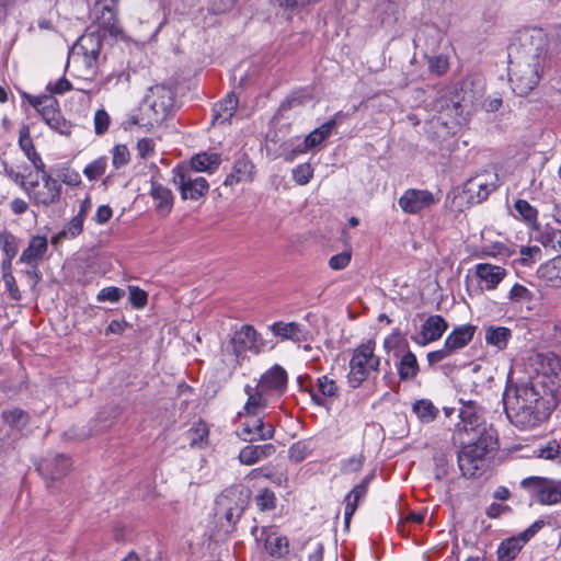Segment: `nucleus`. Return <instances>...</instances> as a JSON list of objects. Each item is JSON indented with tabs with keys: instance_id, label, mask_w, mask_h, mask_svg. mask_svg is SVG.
Instances as JSON below:
<instances>
[{
	"instance_id": "nucleus-1",
	"label": "nucleus",
	"mask_w": 561,
	"mask_h": 561,
	"mask_svg": "<svg viewBox=\"0 0 561 561\" xmlns=\"http://www.w3.org/2000/svg\"><path fill=\"white\" fill-rule=\"evenodd\" d=\"M549 39L540 27L519 31L508 47V75L513 91L527 95L539 83L548 65Z\"/></svg>"
},
{
	"instance_id": "nucleus-2",
	"label": "nucleus",
	"mask_w": 561,
	"mask_h": 561,
	"mask_svg": "<svg viewBox=\"0 0 561 561\" xmlns=\"http://www.w3.org/2000/svg\"><path fill=\"white\" fill-rule=\"evenodd\" d=\"M503 402L510 422L523 431L546 422L557 407L551 391L539 381L507 385Z\"/></svg>"
},
{
	"instance_id": "nucleus-3",
	"label": "nucleus",
	"mask_w": 561,
	"mask_h": 561,
	"mask_svg": "<svg viewBox=\"0 0 561 561\" xmlns=\"http://www.w3.org/2000/svg\"><path fill=\"white\" fill-rule=\"evenodd\" d=\"M455 445L460 446L458 451V467L465 478H478L485 470V456L497 448L495 432H481L480 436L461 437V434L453 436Z\"/></svg>"
},
{
	"instance_id": "nucleus-4",
	"label": "nucleus",
	"mask_w": 561,
	"mask_h": 561,
	"mask_svg": "<svg viewBox=\"0 0 561 561\" xmlns=\"http://www.w3.org/2000/svg\"><path fill=\"white\" fill-rule=\"evenodd\" d=\"M248 501L239 486L225 489L215 501L214 516L218 533L230 535L244 513Z\"/></svg>"
},
{
	"instance_id": "nucleus-5",
	"label": "nucleus",
	"mask_w": 561,
	"mask_h": 561,
	"mask_svg": "<svg viewBox=\"0 0 561 561\" xmlns=\"http://www.w3.org/2000/svg\"><path fill=\"white\" fill-rule=\"evenodd\" d=\"M376 341L370 339L354 348L347 374V383L352 389L359 388L370 373H377L380 367V357L375 354Z\"/></svg>"
},
{
	"instance_id": "nucleus-6",
	"label": "nucleus",
	"mask_w": 561,
	"mask_h": 561,
	"mask_svg": "<svg viewBox=\"0 0 561 561\" xmlns=\"http://www.w3.org/2000/svg\"><path fill=\"white\" fill-rule=\"evenodd\" d=\"M150 94L146 95L141 104L153 125H159L167 119L174 106V92L164 85L150 88Z\"/></svg>"
},
{
	"instance_id": "nucleus-7",
	"label": "nucleus",
	"mask_w": 561,
	"mask_h": 561,
	"mask_svg": "<svg viewBox=\"0 0 561 561\" xmlns=\"http://www.w3.org/2000/svg\"><path fill=\"white\" fill-rule=\"evenodd\" d=\"M173 183L180 191L182 199L198 201L209 191V184L203 176L193 173L188 167L178 165L172 170Z\"/></svg>"
},
{
	"instance_id": "nucleus-8",
	"label": "nucleus",
	"mask_w": 561,
	"mask_h": 561,
	"mask_svg": "<svg viewBox=\"0 0 561 561\" xmlns=\"http://www.w3.org/2000/svg\"><path fill=\"white\" fill-rule=\"evenodd\" d=\"M460 403L461 408L458 414L460 421L456 424L453 436L461 434V437L477 438L481 432H495L481 426V416L478 414V405L474 401L460 400Z\"/></svg>"
},
{
	"instance_id": "nucleus-9",
	"label": "nucleus",
	"mask_w": 561,
	"mask_h": 561,
	"mask_svg": "<svg viewBox=\"0 0 561 561\" xmlns=\"http://www.w3.org/2000/svg\"><path fill=\"white\" fill-rule=\"evenodd\" d=\"M96 12V27L104 36L110 35L115 39H125L123 27L117 19V9L115 0L100 1L94 5Z\"/></svg>"
},
{
	"instance_id": "nucleus-10",
	"label": "nucleus",
	"mask_w": 561,
	"mask_h": 561,
	"mask_svg": "<svg viewBox=\"0 0 561 561\" xmlns=\"http://www.w3.org/2000/svg\"><path fill=\"white\" fill-rule=\"evenodd\" d=\"M251 534L257 542H263L265 551L274 559H283L289 554V540L286 536L275 530L273 527L254 526Z\"/></svg>"
},
{
	"instance_id": "nucleus-11",
	"label": "nucleus",
	"mask_w": 561,
	"mask_h": 561,
	"mask_svg": "<svg viewBox=\"0 0 561 561\" xmlns=\"http://www.w3.org/2000/svg\"><path fill=\"white\" fill-rule=\"evenodd\" d=\"M230 344L237 357L242 356L248 351L259 354L266 346L264 339L251 324L241 325L233 333Z\"/></svg>"
},
{
	"instance_id": "nucleus-12",
	"label": "nucleus",
	"mask_w": 561,
	"mask_h": 561,
	"mask_svg": "<svg viewBox=\"0 0 561 561\" xmlns=\"http://www.w3.org/2000/svg\"><path fill=\"white\" fill-rule=\"evenodd\" d=\"M274 434V426L256 416H247L237 431L238 437L248 443L272 439Z\"/></svg>"
},
{
	"instance_id": "nucleus-13",
	"label": "nucleus",
	"mask_w": 561,
	"mask_h": 561,
	"mask_svg": "<svg viewBox=\"0 0 561 561\" xmlns=\"http://www.w3.org/2000/svg\"><path fill=\"white\" fill-rule=\"evenodd\" d=\"M70 459L64 454L47 456L38 461L36 469L49 482L62 479L70 469Z\"/></svg>"
},
{
	"instance_id": "nucleus-14",
	"label": "nucleus",
	"mask_w": 561,
	"mask_h": 561,
	"mask_svg": "<svg viewBox=\"0 0 561 561\" xmlns=\"http://www.w3.org/2000/svg\"><path fill=\"white\" fill-rule=\"evenodd\" d=\"M435 197L427 190H407L399 198L398 204L401 209L411 215H415L435 204Z\"/></svg>"
},
{
	"instance_id": "nucleus-15",
	"label": "nucleus",
	"mask_w": 561,
	"mask_h": 561,
	"mask_svg": "<svg viewBox=\"0 0 561 561\" xmlns=\"http://www.w3.org/2000/svg\"><path fill=\"white\" fill-rule=\"evenodd\" d=\"M447 330L448 322L440 314H433L423 322L420 333L412 335L411 340L420 346H425L439 340Z\"/></svg>"
},
{
	"instance_id": "nucleus-16",
	"label": "nucleus",
	"mask_w": 561,
	"mask_h": 561,
	"mask_svg": "<svg viewBox=\"0 0 561 561\" xmlns=\"http://www.w3.org/2000/svg\"><path fill=\"white\" fill-rule=\"evenodd\" d=\"M104 37L105 36L100 33V30H94L93 26H90L79 38L76 47L82 50L85 64L89 67L96 64Z\"/></svg>"
},
{
	"instance_id": "nucleus-17",
	"label": "nucleus",
	"mask_w": 561,
	"mask_h": 561,
	"mask_svg": "<svg viewBox=\"0 0 561 561\" xmlns=\"http://www.w3.org/2000/svg\"><path fill=\"white\" fill-rule=\"evenodd\" d=\"M375 478V472L368 473L360 483L356 484L345 496V511H344V524L345 527L350 526L351 518L358 507V503L364 499L368 491V485Z\"/></svg>"
},
{
	"instance_id": "nucleus-18",
	"label": "nucleus",
	"mask_w": 561,
	"mask_h": 561,
	"mask_svg": "<svg viewBox=\"0 0 561 561\" xmlns=\"http://www.w3.org/2000/svg\"><path fill=\"white\" fill-rule=\"evenodd\" d=\"M287 380L286 370L280 365L275 364L261 376L259 388L262 391L284 393L287 388Z\"/></svg>"
},
{
	"instance_id": "nucleus-19",
	"label": "nucleus",
	"mask_w": 561,
	"mask_h": 561,
	"mask_svg": "<svg viewBox=\"0 0 561 561\" xmlns=\"http://www.w3.org/2000/svg\"><path fill=\"white\" fill-rule=\"evenodd\" d=\"M276 453L275 445L266 443L263 445H249L241 448L238 459L242 465L252 466L264 459L272 457Z\"/></svg>"
},
{
	"instance_id": "nucleus-20",
	"label": "nucleus",
	"mask_w": 561,
	"mask_h": 561,
	"mask_svg": "<svg viewBox=\"0 0 561 561\" xmlns=\"http://www.w3.org/2000/svg\"><path fill=\"white\" fill-rule=\"evenodd\" d=\"M254 164L247 154H241L236 159L232 171L224 182L226 186H232L240 182H251L254 174Z\"/></svg>"
},
{
	"instance_id": "nucleus-21",
	"label": "nucleus",
	"mask_w": 561,
	"mask_h": 561,
	"mask_svg": "<svg viewBox=\"0 0 561 561\" xmlns=\"http://www.w3.org/2000/svg\"><path fill=\"white\" fill-rule=\"evenodd\" d=\"M317 389L318 392L309 390L312 402L318 407L329 410L330 399L337 397L339 392V387L335 380L328 376H321L317 380Z\"/></svg>"
},
{
	"instance_id": "nucleus-22",
	"label": "nucleus",
	"mask_w": 561,
	"mask_h": 561,
	"mask_svg": "<svg viewBox=\"0 0 561 561\" xmlns=\"http://www.w3.org/2000/svg\"><path fill=\"white\" fill-rule=\"evenodd\" d=\"M268 329L276 337H279L282 341L290 340L295 343H300L308 340V331L297 322L277 321L271 324Z\"/></svg>"
},
{
	"instance_id": "nucleus-23",
	"label": "nucleus",
	"mask_w": 561,
	"mask_h": 561,
	"mask_svg": "<svg viewBox=\"0 0 561 561\" xmlns=\"http://www.w3.org/2000/svg\"><path fill=\"white\" fill-rule=\"evenodd\" d=\"M548 391H551L554 400L561 399V357L553 356L548 362V371L539 381Z\"/></svg>"
},
{
	"instance_id": "nucleus-24",
	"label": "nucleus",
	"mask_w": 561,
	"mask_h": 561,
	"mask_svg": "<svg viewBox=\"0 0 561 561\" xmlns=\"http://www.w3.org/2000/svg\"><path fill=\"white\" fill-rule=\"evenodd\" d=\"M476 330L477 327L470 323L458 325L447 335L444 343L454 353H457L472 341Z\"/></svg>"
},
{
	"instance_id": "nucleus-25",
	"label": "nucleus",
	"mask_w": 561,
	"mask_h": 561,
	"mask_svg": "<svg viewBox=\"0 0 561 561\" xmlns=\"http://www.w3.org/2000/svg\"><path fill=\"white\" fill-rule=\"evenodd\" d=\"M150 196L156 202V210L161 217L168 216L173 207V194L170 188L162 184L151 181Z\"/></svg>"
},
{
	"instance_id": "nucleus-26",
	"label": "nucleus",
	"mask_w": 561,
	"mask_h": 561,
	"mask_svg": "<svg viewBox=\"0 0 561 561\" xmlns=\"http://www.w3.org/2000/svg\"><path fill=\"white\" fill-rule=\"evenodd\" d=\"M238 107V98L234 93H229L227 96L213 106V125H221L229 122L234 115Z\"/></svg>"
},
{
	"instance_id": "nucleus-27",
	"label": "nucleus",
	"mask_w": 561,
	"mask_h": 561,
	"mask_svg": "<svg viewBox=\"0 0 561 561\" xmlns=\"http://www.w3.org/2000/svg\"><path fill=\"white\" fill-rule=\"evenodd\" d=\"M2 422L15 432H23L31 423V414L19 408H8L1 412Z\"/></svg>"
},
{
	"instance_id": "nucleus-28",
	"label": "nucleus",
	"mask_w": 561,
	"mask_h": 561,
	"mask_svg": "<svg viewBox=\"0 0 561 561\" xmlns=\"http://www.w3.org/2000/svg\"><path fill=\"white\" fill-rule=\"evenodd\" d=\"M526 542L517 535L503 539L496 549L497 561H514Z\"/></svg>"
},
{
	"instance_id": "nucleus-29",
	"label": "nucleus",
	"mask_w": 561,
	"mask_h": 561,
	"mask_svg": "<svg viewBox=\"0 0 561 561\" xmlns=\"http://www.w3.org/2000/svg\"><path fill=\"white\" fill-rule=\"evenodd\" d=\"M396 368L400 381H412L420 373V365L416 355L413 352H408L399 357L396 363Z\"/></svg>"
},
{
	"instance_id": "nucleus-30",
	"label": "nucleus",
	"mask_w": 561,
	"mask_h": 561,
	"mask_svg": "<svg viewBox=\"0 0 561 561\" xmlns=\"http://www.w3.org/2000/svg\"><path fill=\"white\" fill-rule=\"evenodd\" d=\"M47 239L41 236L31 238L27 248L22 252L19 262L25 264L37 263L47 251Z\"/></svg>"
},
{
	"instance_id": "nucleus-31",
	"label": "nucleus",
	"mask_w": 561,
	"mask_h": 561,
	"mask_svg": "<svg viewBox=\"0 0 561 561\" xmlns=\"http://www.w3.org/2000/svg\"><path fill=\"white\" fill-rule=\"evenodd\" d=\"M477 276L485 283L488 290L494 289L504 278L506 272L504 268L488 263H480L476 266Z\"/></svg>"
},
{
	"instance_id": "nucleus-32",
	"label": "nucleus",
	"mask_w": 561,
	"mask_h": 561,
	"mask_svg": "<svg viewBox=\"0 0 561 561\" xmlns=\"http://www.w3.org/2000/svg\"><path fill=\"white\" fill-rule=\"evenodd\" d=\"M220 162V154L215 152H202L191 159L188 169L192 170L193 173L211 172L219 167Z\"/></svg>"
},
{
	"instance_id": "nucleus-33",
	"label": "nucleus",
	"mask_w": 561,
	"mask_h": 561,
	"mask_svg": "<svg viewBox=\"0 0 561 561\" xmlns=\"http://www.w3.org/2000/svg\"><path fill=\"white\" fill-rule=\"evenodd\" d=\"M33 107L47 124L60 112L58 100L51 94H43L41 99H33Z\"/></svg>"
},
{
	"instance_id": "nucleus-34",
	"label": "nucleus",
	"mask_w": 561,
	"mask_h": 561,
	"mask_svg": "<svg viewBox=\"0 0 561 561\" xmlns=\"http://www.w3.org/2000/svg\"><path fill=\"white\" fill-rule=\"evenodd\" d=\"M494 188L495 186L493 184L482 182L479 178L470 179L465 184V193L469 194L471 203L485 201Z\"/></svg>"
},
{
	"instance_id": "nucleus-35",
	"label": "nucleus",
	"mask_w": 561,
	"mask_h": 561,
	"mask_svg": "<svg viewBox=\"0 0 561 561\" xmlns=\"http://www.w3.org/2000/svg\"><path fill=\"white\" fill-rule=\"evenodd\" d=\"M512 331L505 327L490 325L485 329V342L488 345L496 347L499 351L505 350Z\"/></svg>"
},
{
	"instance_id": "nucleus-36",
	"label": "nucleus",
	"mask_w": 561,
	"mask_h": 561,
	"mask_svg": "<svg viewBox=\"0 0 561 561\" xmlns=\"http://www.w3.org/2000/svg\"><path fill=\"white\" fill-rule=\"evenodd\" d=\"M383 347L388 353L392 352L396 358L401 357L402 354L412 352L410 350L408 340L401 334L399 330H394L392 334L385 339Z\"/></svg>"
},
{
	"instance_id": "nucleus-37",
	"label": "nucleus",
	"mask_w": 561,
	"mask_h": 561,
	"mask_svg": "<svg viewBox=\"0 0 561 561\" xmlns=\"http://www.w3.org/2000/svg\"><path fill=\"white\" fill-rule=\"evenodd\" d=\"M209 428L203 420L195 422L187 431L186 436L191 447L203 448L208 444Z\"/></svg>"
},
{
	"instance_id": "nucleus-38",
	"label": "nucleus",
	"mask_w": 561,
	"mask_h": 561,
	"mask_svg": "<svg viewBox=\"0 0 561 561\" xmlns=\"http://www.w3.org/2000/svg\"><path fill=\"white\" fill-rule=\"evenodd\" d=\"M438 104L442 110H446L449 115H454L455 117H462L466 108L468 107L465 99H460L457 93L451 94L448 98H442L438 101Z\"/></svg>"
},
{
	"instance_id": "nucleus-39",
	"label": "nucleus",
	"mask_w": 561,
	"mask_h": 561,
	"mask_svg": "<svg viewBox=\"0 0 561 561\" xmlns=\"http://www.w3.org/2000/svg\"><path fill=\"white\" fill-rule=\"evenodd\" d=\"M61 195V185L43 186L42 190L34 192L35 203L49 206L59 202Z\"/></svg>"
},
{
	"instance_id": "nucleus-40",
	"label": "nucleus",
	"mask_w": 561,
	"mask_h": 561,
	"mask_svg": "<svg viewBox=\"0 0 561 561\" xmlns=\"http://www.w3.org/2000/svg\"><path fill=\"white\" fill-rule=\"evenodd\" d=\"M546 483H549V478L534 476L523 479L519 486L527 491L533 500L539 503Z\"/></svg>"
},
{
	"instance_id": "nucleus-41",
	"label": "nucleus",
	"mask_w": 561,
	"mask_h": 561,
	"mask_svg": "<svg viewBox=\"0 0 561 561\" xmlns=\"http://www.w3.org/2000/svg\"><path fill=\"white\" fill-rule=\"evenodd\" d=\"M84 219L75 216L56 236L51 238V243L57 244L62 239H72L83 231Z\"/></svg>"
},
{
	"instance_id": "nucleus-42",
	"label": "nucleus",
	"mask_w": 561,
	"mask_h": 561,
	"mask_svg": "<svg viewBox=\"0 0 561 561\" xmlns=\"http://www.w3.org/2000/svg\"><path fill=\"white\" fill-rule=\"evenodd\" d=\"M412 410L417 415V417L425 423L434 421L438 414V409L433 404L431 400L427 399L415 401Z\"/></svg>"
},
{
	"instance_id": "nucleus-43",
	"label": "nucleus",
	"mask_w": 561,
	"mask_h": 561,
	"mask_svg": "<svg viewBox=\"0 0 561 561\" xmlns=\"http://www.w3.org/2000/svg\"><path fill=\"white\" fill-rule=\"evenodd\" d=\"M514 208L518 216L527 224L531 225L534 228H538L537 217L538 210L531 206L525 199H517L514 204Z\"/></svg>"
},
{
	"instance_id": "nucleus-44",
	"label": "nucleus",
	"mask_w": 561,
	"mask_h": 561,
	"mask_svg": "<svg viewBox=\"0 0 561 561\" xmlns=\"http://www.w3.org/2000/svg\"><path fill=\"white\" fill-rule=\"evenodd\" d=\"M538 240L546 249H551L558 253H561V230L560 229L546 227V229L540 234Z\"/></svg>"
},
{
	"instance_id": "nucleus-45",
	"label": "nucleus",
	"mask_w": 561,
	"mask_h": 561,
	"mask_svg": "<svg viewBox=\"0 0 561 561\" xmlns=\"http://www.w3.org/2000/svg\"><path fill=\"white\" fill-rule=\"evenodd\" d=\"M558 480H553L549 478V483L543 485L541 499H539V504L541 505H554L561 502V493L559 491Z\"/></svg>"
},
{
	"instance_id": "nucleus-46",
	"label": "nucleus",
	"mask_w": 561,
	"mask_h": 561,
	"mask_svg": "<svg viewBox=\"0 0 561 561\" xmlns=\"http://www.w3.org/2000/svg\"><path fill=\"white\" fill-rule=\"evenodd\" d=\"M0 248L4 256L15 257L19 252V240L7 230L0 231Z\"/></svg>"
},
{
	"instance_id": "nucleus-47",
	"label": "nucleus",
	"mask_w": 561,
	"mask_h": 561,
	"mask_svg": "<svg viewBox=\"0 0 561 561\" xmlns=\"http://www.w3.org/2000/svg\"><path fill=\"white\" fill-rule=\"evenodd\" d=\"M254 501L261 512H267L276 507L277 499L272 490L265 488L259 491Z\"/></svg>"
},
{
	"instance_id": "nucleus-48",
	"label": "nucleus",
	"mask_w": 561,
	"mask_h": 561,
	"mask_svg": "<svg viewBox=\"0 0 561 561\" xmlns=\"http://www.w3.org/2000/svg\"><path fill=\"white\" fill-rule=\"evenodd\" d=\"M106 168L107 158L103 156L89 163L83 169V174L88 178L89 181H95L105 173Z\"/></svg>"
},
{
	"instance_id": "nucleus-49",
	"label": "nucleus",
	"mask_w": 561,
	"mask_h": 561,
	"mask_svg": "<svg viewBox=\"0 0 561 561\" xmlns=\"http://www.w3.org/2000/svg\"><path fill=\"white\" fill-rule=\"evenodd\" d=\"M262 390L254 391V393H250L248 398L244 411L247 416H256L259 410L264 409L266 407V400L263 398Z\"/></svg>"
},
{
	"instance_id": "nucleus-50",
	"label": "nucleus",
	"mask_w": 561,
	"mask_h": 561,
	"mask_svg": "<svg viewBox=\"0 0 561 561\" xmlns=\"http://www.w3.org/2000/svg\"><path fill=\"white\" fill-rule=\"evenodd\" d=\"M135 125L145 127L147 130L154 126L150 117H148V115L146 114L142 106L139 107V113L137 115L130 116L126 122L123 123V127L125 130L130 129Z\"/></svg>"
},
{
	"instance_id": "nucleus-51",
	"label": "nucleus",
	"mask_w": 561,
	"mask_h": 561,
	"mask_svg": "<svg viewBox=\"0 0 561 561\" xmlns=\"http://www.w3.org/2000/svg\"><path fill=\"white\" fill-rule=\"evenodd\" d=\"M19 146L21 150L25 153V156L28 158L32 156V152H37L33 142V139L31 138V131L30 127L27 125H23L20 128L19 131Z\"/></svg>"
},
{
	"instance_id": "nucleus-52",
	"label": "nucleus",
	"mask_w": 561,
	"mask_h": 561,
	"mask_svg": "<svg viewBox=\"0 0 561 561\" xmlns=\"http://www.w3.org/2000/svg\"><path fill=\"white\" fill-rule=\"evenodd\" d=\"M313 176V169L309 163H301L294 168L293 179L299 185H306Z\"/></svg>"
},
{
	"instance_id": "nucleus-53",
	"label": "nucleus",
	"mask_w": 561,
	"mask_h": 561,
	"mask_svg": "<svg viewBox=\"0 0 561 561\" xmlns=\"http://www.w3.org/2000/svg\"><path fill=\"white\" fill-rule=\"evenodd\" d=\"M47 125L60 135L69 136L71 134L72 124L64 117L61 111Z\"/></svg>"
},
{
	"instance_id": "nucleus-54",
	"label": "nucleus",
	"mask_w": 561,
	"mask_h": 561,
	"mask_svg": "<svg viewBox=\"0 0 561 561\" xmlns=\"http://www.w3.org/2000/svg\"><path fill=\"white\" fill-rule=\"evenodd\" d=\"M289 459L294 462L304 461L310 454V448L305 442H297L293 444L288 450Z\"/></svg>"
},
{
	"instance_id": "nucleus-55",
	"label": "nucleus",
	"mask_w": 561,
	"mask_h": 561,
	"mask_svg": "<svg viewBox=\"0 0 561 561\" xmlns=\"http://www.w3.org/2000/svg\"><path fill=\"white\" fill-rule=\"evenodd\" d=\"M130 160V153L126 145H116L113 148V165L119 169L126 165Z\"/></svg>"
},
{
	"instance_id": "nucleus-56",
	"label": "nucleus",
	"mask_w": 561,
	"mask_h": 561,
	"mask_svg": "<svg viewBox=\"0 0 561 561\" xmlns=\"http://www.w3.org/2000/svg\"><path fill=\"white\" fill-rule=\"evenodd\" d=\"M125 291L115 286H108L101 289L96 296V300L102 301H111L117 302L122 297H124Z\"/></svg>"
},
{
	"instance_id": "nucleus-57",
	"label": "nucleus",
	"mask_w": 561,
	"mask_h": 561,
	"mask_svg": "<svg viewBox=\"0 0 561 561\" xmlns=\"http://www.w3.org/2000/svg\"><path fill=\"white\" fill-rule=\"evenodd\" d=\"M128 290L129 301L134 308L141 309L147 305L148 294L144 289L137 286H129Z\"/></svg>"
},
{
	"instance_id": "nucleus-58",
	"label": "nucleus",
	"mask_w": 561,
	"mask_h": 561,
	"mask_svg": "<svg viewBox=\"0 0 561 561\" xmlns=\"http://www.w3.org/2000/svg\"><path fill=\"white\" fill-rule=\"evenodd\" d=\"M539 458L552 460L560 455V444L556 439H551L545 447H540L534 451Z\"/></svg>"
},
{
	"instance_id": "nucleus-59",
	"label": "nucleus",
	"mask_w": 561,
	"mask_h": 561,
	"mask_svg": "<svg viewBox=\"0 0 561 561\" xmlns=\"http://www.w3.org/2000/svg\"><path fill=\"white\" fill-rule=\"evenodd\" d=\"M110 115L104 108H100L94 114V130L99 136L104 135L110 126Z\"/></svg>"
},
{
	"instance_id": "nucleus-60",
	"label": "nucleus",
	"mask_w": 561,
	"mask_h": 561,
	"mask_svg": "<svg viewBox=\"0 0 561 561\" xmlns=\"http://www.w3.org/2000/svg\"><path fill=\"white\" fill-rule=\"evenodd\" d=\"M365 456L363 454L352 456L342 461L341 471L343 473L358 472L363 468Z\"/></svg>"
},
{
	"instance_id": "nucleus-61",
	"label": "nucleus",
	"mask_w": 561,
	"mask_h": 561,
	"mask_svg": "<svg viewBox=\"0 0 561 561\" xmlns=\"http://www.w3.org/2000/svg\"><path fill=\"white\" fill-rule=\"evenodd\" d=\"M455 353L444 343L443 347L436 351L428 352L426 355V359L430 367L445 360L450 357Z\"/></svg>"
},
{
	"instance_id": "nucleus-62",
	"label": "nucleus",
	"mask_w": 561,
	"mask_h": 561,
	"mask_svg": "<svg viewBox=\"0 0 561 561\" xmlns=\"http://www.w3.org/2000/svg\"><path fill=\"white\" fill-rule=\"evenodd\" d=\"M434 463H435V468H434L435 479L436 480L445 479L448 474V468H449V463H448V459H447L446 455L445 454L435 455Z\"/></svg>"
},
{
	"instance_id": "nucleus-63",
	"label": "nucleus",
	"mask_w": 561,
	"mask_h": 561,
	"mask_svg": "<svg viewBox=\"0 0 561 561\" xmlns=\"http://www.w3.org/2000/svg\"><path fill=\"white\" fill-rule=\"evenodd\" d=\"M2 280L10 299L16 302L20 301L22 299V294L19 289L15 277L13 275H2Z\"/></svg>"
},
{
	"instance_id": "nucleus-64",
	"label": "nucleus",
	"mask_w": 561,
	"mask_h": 561,
	"mask_svg": "<svg viewBox=\"0 0 561 561\" xmlns=\"http://www.w3.org/2000/svg\"><path fill=\"white\" fill-rule=\"evenodd\" d=\"M448 59L445 56H434L428 60V68L431 72L436 75H444L448 70Z\"/></svg>"
}]
</instances>
